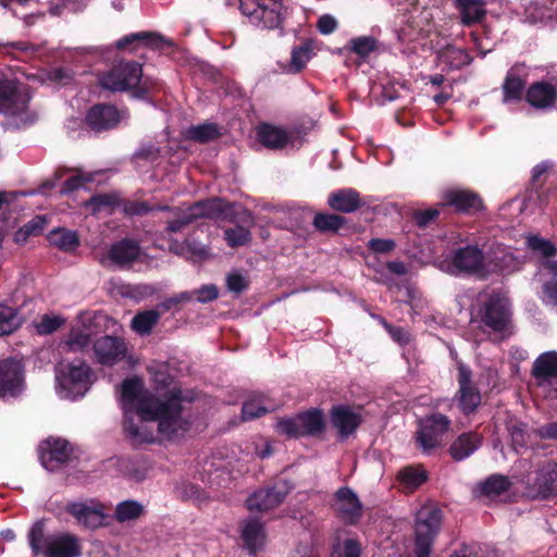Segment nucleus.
<instances>
[{"mask_svg":"<svg viewBox=\"0 0 557 557\" xmlns=\"http://www.w3.org/2000/svg\"><path fill=\"white\" fill-rule=\"evenodd\" d=\"M141 253L138 240L122 238L113 243L108 250V259L119 268H126L137 261Z\"/></svg>","mask_w":557,"mask_h":557,"instance_id":"obj_22","label":"nucleus"},{"mask_svg":"<svg viewBox=\"0 0 557 557\" xmlns=\"http://www.w3.org/2000/svg\"><path fill=\"white\" fill-rule=\"evenodd\" d=\"M187 137L190 140L206 144L215 140L221 137V132L215 123H202L198 125H191L187 129Z\"/></svg>","mask_w":557,"mask_h":557,"instance_id":"obj_39","label":"nucleus"},{"mask_svg":"<svg viewBox=\"0 0 557 557\" xmlns=\"http://www.w3.org/2000/svg\"><path fill=\"white\" fill-rule=\"evenodd\" d=\"M440 216V209L430 208L426 210H416L412 213V220L420 228H424Z\"/></svg>","mask_w":557,"mask_h":557,"instance_id":"obj_56","label":"nucleus"},{"mask_svg":"<svg viewBox=\"0 0 557 557\" xmlns=\"http://www.w3.org/2000/svg\"><path fill=\"white\" fill-rule=\"evenodd\" d=\"M379 47L377 40L372 36H360L351 38L345 49L360 58L364 62L367 58Z\"/></svg>","mask_w":557,"mask_h":557,"instance_id":"obj_38","label":"nucleus"},{"mask_svg":"<svg viewBox=\"0 0 557 557\" xmlns=\"http://www.w3.org/2000/svg\"><path fill=\"white\" fill-rule=\"evenodd\" d=\"M66 319L61 314L45 313L34 321V327L38 335H50L64 326Z\"/></svg>","mask_w":557,"mask_h":557,"instance_id":"obj_46","label":"nucleus"},{"mask_svg":"<svg viewBox=\"0 0 557 557\" xmlns=\"http://www.w3.org/2000/svg\"><path fill=\"white\" fill-rule=\"evenodd\" d=\"M441 58L450 69H461L472 62L467 50L450 45L442 50Z\"/></svg>","mask_w":557,"mask_h":557,"instance_id":"obj_45","label":"nucleus"},{"mask_svg":"<svg viewBox=\"0 0 557 557\" xmlns=\"http://www.w3.org/2000/svg\"><path fill=\"white\" fill-rule=\"evenodd\" d=\"M161 149L154 144H145L134 153L133 158L144 161H157L160 158Z\"/></svg>","mask_w":557,"mask_h":557,"instance_id":"obj_59","label":"nucleus"},{"mask_svg":"<svg viewBox=\"0 0 557 557\" xmlns=\"http://www.w3.org/2000/svg\"><path fill=\"white\" fill-rule=\"evenodd\" d=\"M455 5L465 26L481 23L486 16L485 2L483 0H455Z\"/></svg>","mask_w":557,"mask_h":557,"instance_id":"obj_31","label":"nucleus"},{"mask_svg":"<svg viewBox=\"0 0 557 557\" xmlns=\"http://www.w3.org/2000/svg\"><path fill=\"white\" fill-rule=\"evenodd\" d=\"M163 44L171 46L161 34L156 32H138L127 34L115 41V48L120 51L135 52L139 47L161 49Z\"/></svg>","mask_w":557,"mask_h":557,"instance_id":"obj_20","label":"nucleus"},{"mask_svg":"<svg viewBox=\"0 0 557 557\" xmlns=\"http://www.w3.org/2000/svg\"><path fill=\"white\" fill-rule=\"evenodd\" d=\"M91 370L85 361L60 362L57 367V380L62 388L74 394H84L90 384Z\"/></svg>","mask_w":557,"mask_h":557,"instance_id":"obj_9","label":"nucleus"},{"mask_svg":"<svg viewBox=\"0 0 557 557\" xmlns=\"http://www.w3.org/2000/svg\"><path fill=\"white\" fill-rule=\"evenodd\" d=\"M507 430L511 437V445L515 450L519 448H525L529 442V435L527 432V425L522 422L510 421L507 425Z\"/></svg>","mask_w":557,"mask_h":557,"instance_id":"obj_50","label":"nucleus"},{"mask_svg":"<svg viewBox=\"0 0 557 557\" xmlns=\"http://www.w3.org/2000/svg\"><path fill=\"white\" fill-rule=\"evenodd\" d=\"M226 286L230 292L239 295L249 287V282L240 273L233 272L226 277Z\"/></svg>","mask_w":557,"mask_h":557,"instance_id":"obj_57","label":"nucleus"},{"mask_svg":"<svg viewBox=\"0 0 557 557\" xmlns=\"http://www.w3.org/2000/svg\"><path fill=\"white\" fill-rule=\"evenodd\" d=\"M21 83L13 78H0V113L17 116L27 110L29 96L20 88Z\"/></svg>","mask_w":557,"mask_h":557,"instance_id":"obj_11","label":"nucleus"},{"mask_svg":"<svg viewBox=\"0 0 557 557\" xmlns=\"http://www.w3.org/2000/svg\"><path fill=\"white\" fill-rule=\"evenodd\" d=\"M242 537L248 549L256 553L264 545L265 532L263 524L256 519L247 520L243 525Z\"/></svg>","mask_w":557,"mask_h":557,"instance_id":"obj_33","label":"nucleus"},{"mask_svg":"<svg viewBox=\"0 0 557 557\" xmlns=\"http://www.w3.org/2000/svg\"><path fill=\"white\" fill-rule=\"evenodd\" d=\"M286 8L282 0H262L261 9L255 22L267 29L281 28Z\"/></svg>","mask_w":557,"mask_h":557,"instance_id":"obj_26","label":"nucleus"},{"mask_svg":"<svg viewBox=\"0 0 557 557\" xmlns=\"http://www.w3.org/2000/svg\"><path fill=\"white\" fill-rule=\"evenodd\" d=\"M191 216L198 219H211L215 221L237 222L236 207L222 198L200 200L188 207Z\"/></svg>","mask_w":557,"mask_h":557,"instance_id":"obj_12","label":"nucleus"},{"mask_svg":"<svg viewBox=\"0 0 557 557\" xmlns=\"http://www.w3.org/2000/svg\"><path fill=\"white\" fill-rule=\"evenodd\" d=\"M312 50L313 46L311 40H307L301 45L294 47L290 53L289 72H301L311 59Z\"/></svg>","mask_w":557,"mask_h":557,"instance_id":"obj_42","label":"nucleus"},{"mask_svg":"<svg viewBox=\"0 0 557 557\" xmlns=\"http://www.w3.org/2000/svg\"><path fill=\"white\" fill-rule=\"evenodd\" d=\"M268 412V409L261 405L260 398H251L246 400L242 407V419L244 421L252 420L262 417Z\"/></svg>","mask_w":557,"mask_h":557,"instance_id":"obj_54","label":"nucleus"},{"mask_svg":"<svg viewBox=\"0 0 557 557\" xmlns=\"http://www.w3.org/2000/svg\"><path fill=\"white\" fill-rule=\"evenodd\" d=\"M71 455L72 448L66 440L50 437L40 446L41 463L50 471L66 463Z\"/></svg>","mask_w":557,"mask_h":557,"instance_id":"obj_19","label":"nucleus"},{"mask_svg":"<svg viewBox=\"0 0 557 557\" xmlns=\"http://www.w3.org/2000/svg\"><path fill=\"white\" fill-rule=\"evenodd\" d=\"M195 221L196 220L191 216L189 208H187L178 219L172 220L168 223L165 231L168 233H178Z\"/></svg>","mask_w":557,"mask_h":557,"instance_id":"obj_61","label":"nucleus"},{"mask_svg":"<svg viewBox=\"0 0 557 557\" xmlns=\"http://www.w3.org/2000/svg\"><path fill=\"white\" fill-rule=\"evenodd\" d=\"M119 205L120 198L116 194L113 193L95 195L88 201V206H90L95 212L101 211L106 208L113 210Z\"/></svg>","mask_w":557,"mask_h":557,"instance_id":"obj_51","label":"nucleus"},{"mask_svg":"<svg viewBox=\"0 0 557 557\" xmlns=\"http://www.w3.org/2000/svg\"><path fill=\"white\" fill-rule=\"evenodd\" d=\"M48 240L52 246L59 249L71 252L79 246V238L74 231L65 228H54L48 235Z\"/></svg>","mask_w":557,"mask_h":557,"instance_id":"obj_36","label":"nucleus"},{"mask_svg":"<svg viewBox=\"0 0 557 557\" xmlns=\"http://www.w3.org/2000/svg\"><path fill=\"white\" fill-rule=\"evenodd\" d=\"M160 317L161 313L157 309L138 312L132 319V329L140 335L149 334L152 327L158 323Z\"/></svg>","mask_w":557,"mask_h":557,"instance_id":"obj_41","label":"nucleus"},{"mask_svg":"<svg viewBox=\"0 0 557 557\" xmlns=\"http://www.w3.org/2000/svg\"><path fill=\"white\" fill-rule=\"evenodd\" d=\"M442 512L434 507L419 510L416 521V557H430L431 548L441 529Z\"/></svg>","mask_w":557,"mask_h":557,"instance_id":"obj_6","label":"nucleus"},{"mask_svg":"<svg viewBox=\"0 0 557 557\" xmlns=\"http://www.w3.org/2000/svg\"><path fill=\"white\" fill-rule=\"evenodd\" d=\"M22 324V318L15 308L0 305V334H11Z\"/></svg>","mask_w":557,"mask_h":557,"instance_id":"obj_48","label":"nucleus"},{"mask_svg":"<svg viewBox=\"0 0 557 557\" xmlns=\"http://www.w3.org/2000/svg\"><path fill=\"white\" fill-rule=\"evenodd\" d=\"M97 361L103 366L121 364L122 369H131L137 360L127 355V350H94Z\"/></svg>","mask_w":557,"mask_h":557,"instance_id":"obj_35","label":"nucleus"},{"mask_svg":"<svg viewBox=\"0 0 557 557\" xmlns=\"http://www.w3.org/2000/svg\"><path fill=\"white\" fill-rule=\"evenodd\" d=\"M48 557H77L81 555V548L75 536L61 535L53 536L48 542V549L45 554Z\"/></svg>","mask_w":557,"mask_h":557,"instance_id":"obj_30","label":"nucleus"},{"mask_svg":"<svg viewBox=\"0 0 557 557\" xmlns=\"http://www.w3.org/2000/svg\"><path fill=\"white\" fill-rule=\"evenodd\" d=\"M510 485L511 483L507 476L492 474L473 488V495L478 498H494L507 492Z\"/></svg>","mask_w":557,"mask_h":557,"instance_id":"obj_32","label":"nucleus"},{"mask_svg":"<svg viewBox=\"0 0 557 557\" xmlns=\"http://www.w3.org/2000/svg\"><path fill=\"white\" fill-rule=\"evenodd\" d=\"M121 117V112L115 106L97 103L88 109L85 123L90 129L100 133L115 128Z\"/></svg>","mask_w":557,"mask_h":557,"instance_id":"obj_16","label":"nucleus"},{"mask_svg":"<svg viewBox=\"0 0 557 557\" xmlns=\"http://www.w3.org/2000/svg\"><path fill=\"white\" fill-rule=\"evenodd\" d=\"M22 359L10 357L0 361V397L16 396L23 388Z\"/></svg>","mask_w":557,"mask_h":557,"instance_id":"obj_13","label":"nucleus"},{"mask_svg":"<svg viewBox=\"0 0 557 557\" xmlns=\"http://www.w3.org/2000/svg\"><path fill=\"white\" fill-rule=\"evenodd\" d=\"M153 208L147 201L127 200L124 202L123 211L127 215H146Z\"/></svg>","mask_w":557,"mask_h":557,"instance_id":"obj_58","label":"nucleus"},{"mask_svg":"<svg viewBox=\"0 0 557 557\" xmlns=\"http://www.w3.org/2000/svg\"><path fill=\"white\" fill-rule=\"evenodd\" d=\"M237 214L238 221L235 222L237 225L224 231L225 240L233 248L244 246L250 242L251 235L248 227L253 224V218L249 211L242 209L237 211Z\"/></svg>","mask_w":557,"mask_h":557,"instance_id":"obj_27","label":"nucleus"},{"mask_svg":"<svg viewBox=\"0 0 557 557\" xmlns=\"http://www.w3.org/2000/svg\"><path fill=\"white\" fill-rule=\"evenodd\" d=\"M441 208H451L457 214L475 215L485 210L481 195L467 188H448L442 193Z\"/></svg>","mask_w":557,"mask_h":557,"instance_id":"obj_8","label":"nucleus"},{"mask_svg":"<svg viewBox=\"0 0 557 557\" xmlns=\"http://www.w3.org/2000/svg\"><path fill=\"white\" fill-rule=\"evenodd\" d=\"M482 445V436L475 432L460 434L449 446V455L456 461L471 456Z\"/></svg>","mask_w":557,"mask_h":557,"instance_id":"obj_28","label":"nucleus"},{"mask_svg":"<svg viewBox=\"0 0 557 557\" xmlns=\"http://www.w3.org/2000/svg\"><path fill=\"white\" fill-rule=\"evenodd\" d=\"M450 264L456 273L485 278L490 274L485 255L478 245H466L453 251Z\"/></svg>","mask_w":557,"mask_h":557,"instance_id":"obj_7","label":"nucleus"},{"mask_svg":"<svg viewBox=\"0 0 557 557\" xmlns=\"http://www.w3.org/2000/svg\"><path fill=\"white\" fill-rule=\"evenodd\" d=\"M471 370L465 364L458 366V384L457 392L458 403L461 411L466 414L472 413L481 404V393L471 380Z\"/></svg>","mask_w":557,"mask_h":557,"instance_id":"obj_17","label":"nucleus"},{"mask_svg":"<svg viewBox=\"0 0 557 557\" xmlns=\"http://www.w3.org/2000/svg\"><path fill=\"white\" fill-rule=\"evenodd\" d=\"M48 78L57 84L67 85L73 79V71L63 66L52 67L48 72Z\"/></svg>","mask_w":557,"mask_h":557,"instance_id":"obj_62","label":"nucleus"},{"mask_svg":"<svg viewBox=\"0 0 557 557\" xmlns=\"http://www.w3.org/2000/svg\"><path fill=\"white\" fill-rule=\"evenodd\" d=\"M398 479L406 492H413L426 481L428 474L421 468L406 467L400 470Z\"/></svg>","mask_w":557,"mask_h":557,"instance_id":"obj_43","label":"nucleus"},{"mask_svg":"<svg viewBox=\"0 0 557 557\" xmlns=\"http://www.w3.org/2000/svg\"><path fill=\"white\" fill-rule=\"evenodd\" d=\"M191 293L193 297L196 296L197 300L201 304L213 301L219 297V289L214 284L202 285Z\"/></svg>","mask_w":557,"mask_h":557,"instance_id":"obj_63","label":"nucleus"},{"mask_svg":"<svg viewBox=\"0 0 557 557\" xmlns=\"http://www.w3.org/2000/svg\"><path fill=\"white\" fill-rule=\"evenodd\" d=\"M528 73L524 63L513 64L506 73L502 84L503 103H519L527 91Z\"/></svg>","mask_w":557,"mask_h":557,"instance_id":"obj_14","label":"nucleus"},{"mask_svg":"<svg viewBox=\"0 0 557 557\" xmlns=\"http://www.w3.org/2000/svg\"><path fill=\"white\" fill-rule=\"evenodd\" d=\"M78 320L82 327H73L69 334L66 344L69 346H77V348H88L92 343V332L87 322H92L96 326H102L104 335L99 337L92 348H126L124 341V329L113 318L102 313L94 312L79 313Z\"/></svg>","mask_w":557,"mask_h":557,"instance_id":"obj_3","label":"nucleus"},{"mask_svg":"<svg viewBox=\"0 0 557 557\" xmlns=\"http://www.w3.org/2000/svg\"><path fill=\"white\" fill-rule=\"evenodd\" d=\"M524 100L537 110L552 109L557 102V87L547 81L534 82L527 88Z\"/></svg>","mask_w":557,"mask_h":557,"instance_id":"obj_21","label":"nucleus"},{"mask_svg":"<svg viewBox=\"0 0 557 557\" xmlns=\"http://www.w3.org/2000/svg\"><path fill=\"white\" fill-rule=\"evenodd\" d=\"M53 536L45 535V523L42 520L36 521L28 532V543L34 555L45 554L48 549V542Z\"/></svg>","mask_w":557,"mask_h":557,"instance_id":"obj_44","label":"nucleus"},{"mask_svg":"<svg viewBox=\"0 0 557 557\" xmlns=\"http://www.w3.org/2000/svg\"><path fill=\"white\" fill-rule=\"evenodd\" d=\"M256 133L258 141L270 150H282L292 139L287 131L265 122L257 126Z\"/></svg>","mask_w":557,"mask_h":557,"instance_id":"obj_24","label":"nucleus"},{"mask_svg":"<svg viewBox=\"0 0 557 557\" xmlns=\"http://www.w3.org/2000/svg\"><path fill=\"white\" fill-rule=\"evenodd\" d=\"M124 411L135 407L144 421H158L159 432L168 440H175L188 430V421L182 417L183 400L191 401L181 389H173L164 399L154 397L144 388L139 377L126 379L121 385Z\"/></svg>","mask_w":557,"mask_h":557,"instance_id":"obj_1","label":"nucleus"},{"mask_svg":"<svg viewBox=\"0 0 557 557\" xmlns=\"http://www.w3.org/2000/svg\"><path fill=\"white\" fill-rule=\"evenodd\" d=\"M449 426V419L442 413H433L422 419L416 433L418 446L424 453H431L442 445L443 435L447 433Z\"/></svg>","mask_w":557,"mask_h":557,"instance_id":"obj_10","label":"nucleus"},{"mask_svg":"<svg viewBox=\"0 0 557 557\" xmlns=\"http://www.w3.org/2000/svg\"><path fill=\"white\" fill-rule=\"evenodd\" d=\"M476 319L492 344H500L515 333L509 300L493 293L479 304Z\"/></svg>","mask_w":557,"mask_h":557,"instance_id":"obj_4","label":"nucleus"},{"mask_svg":"<svg viewBox=\"0 0 557 557\" xmlns=\"http://www.w3.org/2000/svg\"><path fill=\"white\" fill-rule=\"evenodd\" d=\"M144 513V506L136 500H124L117 504L114 518L117 522L124 523L134 521Z\"/></svg>","mask_w":557,"mask_h":557,"instance_id":"obj_47","label":"nucleus"},{"mask_svg":"<svg viewBox=\"0 0 557 557\" xmlns=\"http://www.w3.org/2000/svg\"><path fill=\"white\" fill-rule=\"evenodd\" d=\"M334 510L337 517L349 525L357 524L363 513L361 502L349 487H341L336 491Z\"/></svg>","mask_w":557,"mask_h":557,"instance_id":"obj_15","label":"nucleus"},{"mask_svg":"<svg viewBox=\"0 0 557 557\" xmlns=\"http://www.w3.org/2000/svg\"><path fill=\"white\" fill-rule=\"evenodd\" d=\"M347 222L346 218L335 213L318 212L313 218V226L321 233H336Z\"/></svg>","mask_w":557,"mask_h":557,"instance_id":"obj_40","label":"nucleus"},{"mask_svg":"<svg viewBox=\"0 0 557 557\" xmlns=\"http://www.w3.org/2000/svg\"><path fill=\"white\" fill-rule=\"evenodd\" d=\"M331 421L343 438L354 433L361 422L359 414L345 406L333 408Z\"/></svg>","mask_w":557,"mask_h":557,"instance_id":"obj_29","label":"nucleus"},{"mask_svg":"<svg viewBox=\"0 0 557 557\" xmlns=\"http://www.w3.org/2000/svg\"><path fill=\"white\" fill-rule=\"evenodd\" d=\"M103 89L113 92H129L135 99L145 100L160 88V81L144 75L143 65L137 61L122 60L99 77Z\"/></svg>","mask_w":557,"mask_h":557,"instance_id":"obj_2","label":"nucleus"},{"mask_svg":"<svg viewBox=\"0 0 557 557\" xmlns=\"http://www.w3.org/2000/svg\"><path fill=\"white\" fill-rule=\"evenodd\" d=\"M46 226L47 219L44 215H36L16 232L15 240H26L29 236H37Z\"/></svg>","mask_w":557,"mask_h":557,"instance_id":"obj_49","label":"nucleus"},{"mask_svg":"<svg viewBox=\"0 0 557 557\" xmlns=\"http://www.w3.org/2000/svg\"><path fill=\"white\" fill-rule=\"evenodd\" d=\"M128 412L129 411H125L124 420V432L126 433L127 437L138 443L152 442V434L138 428L128 417Z\"/></svg>","mask_w":557,"mask_h":557,"instance_id":"obj_52","label":"nucleus"},{"mask_svg":"<svg viewBox=\"0 0 557 557\" xmlns=\"http://www.w3.org/2000/svg\"><path fill=\"white\" fill-rule=\"evenodd\" d=\"M324 430V418L321 410L310 409L290 418L276 422V431L287 437L315 436Z\"/></svg>","mask_w":557,"mask_h":557,"instance_id":"obj_5","label":"nucleus"},{"mask_svg":"<svg viewBox=\"0 0 557 557\" xmlns=\"http://www.w3.org/2000/svg\"><path fill=\"white\" fill-rule=\"evenodd\" d=\"M289 490L285 484H275L252 493L246 500L247 508L250 511H268L280 506Z\"/></svg>","mask_w":557,"mask_h":557,"instance_id":"obj_18","label":"nucleus"},{"mask_svg":"<svg viewBox=\"0 0 557 557\" xmlns=\"http://www.w3.org/2000/svg\"><path fill=\"white\" fill-rule=\"evenodd\" d=\"M542 290L545 301L557 306V274L544 283Z\"/></svg>","mask_w":557,"mask_h":557,"instance_id":"obj_64","label":"nucleus"},{"mask_svg":"<svg viewBox=\"0 0 557 557\" xmlns=\"http://www.w3.org/2000/svg\"><path fill=\"white\" fill-rule=\"evenodd\" d=\"M193 300V293L190 292H181L172 297L166 298L164 301L158 305V308L162 309L163 312L171 310L174 307L180 306L181 304H185Z\"/></svg>","mask_w":557,"mask_h":557,"instance_id":"obj_60","label":"nucleus"},{"mask_svg":"<svg viewBox=\"0 0 557 557\" xmlns=\"http://www.w3.org/2000/svg\"><path fill=\"white\" fill-rule=\"evenodd\" d=\"M532 374L537 380L546 381L557 376V352L547 350L540 355L533 363Z\"/></svg>","mask_w":557,"mask_h":557,"instance_id":"obj_34","label":"nucleus"},{"mask_svg":"<svg viewBox=\"0 0 557 557\" xmlns=\"http://www.w3.org/2000/svg\"><path fill=\"white\" fill-rule=\"evenodd\" d=\"M78 524L87 529H97L103 524L104 515L102 506H88L84 503H72L66 506Z\"/></svg>","mask_w":557,"mask_h":557,"instance_id":"obj_25","label":"nucleus"},{"mask_svg":"<svg viewBox=\"0 0 557 557\" xmlns=\"http://www.w3.org/2000/svg\"><path fill=\"white\" fill-rule=\"evenodd\" d=\"M528 247L542 253L546 258L554 257L557 252L556 247L547 239H544L537 235L529 236L527 239Z\"/></svg>","mask_w":557,"mask_h":557,"instance_id":"obj_53","label":"nucleus"},{"mask_svg":"<svg viewBox=\"0 0 557 557\" xmlns=\"http://www.w3.org/2000/svg\"><path fill=\"white\" fill-rule=\"evenodd\" d=\"M329 207L337 212L352 213L364 206L360 193L354 188H341L332 191L327 198Z\"/></svg>","mask_w":557,"mask_h":557,"instance_id":"obj_23","label":"nucleus"},{"mask_svg":"<svg viewBox=\"0 0 557 557\" xmlns=\"http://www.w3.org/2000/svg\"><path fill=\"white\" fill-rule=\"evenodd\" d=\"M535 487L543 498L557 495V471L549 466L542 468L537 473Z\"/></svg>","mask_w":557,"mask_h":557,"instance_id":"obj_37","label":"nucleus"},{"mask_svg":"<svg viewBox=\"0 0 557 557\" xmlns=\"http://www.w3.org/2000/svg\"><path fill=\"white\" fill-rule=\"evenodd\" d=\"M382 324L396 344H398L400 346H405L410 343L411 335H410L409 331L406 330L405 327L395 326V325L388 323L384 319L382 320Z\"/></svg>","mask_w":557,"mask_h":557,"instance_id":"obj_55","label":"nucleus"}]
</instances>
